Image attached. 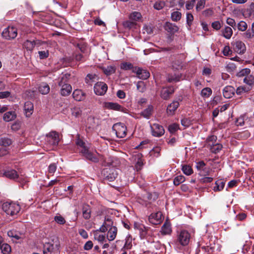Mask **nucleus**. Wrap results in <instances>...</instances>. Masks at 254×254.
<instances>
[{"mask_svg": "<svg viewBox=\"0 0 254 254\" xmlns=\"http://www.w3.org/2000/svg\"><path fill=\"white\" fill-rule=\"evenodd\" d=\"M179 128V126L177 124H173L168 126V130L171 133H174Z\"/></svg>", "mask_w": 254, "mask_h": 254, "instance_id": "69168bd1", "label": "nucleus"}, {"mask_svg": "<svg viewBox=\"0 0 254 254\" xmlns=\"http://www.w3.org/2000/svg\"><path fill=\"white\" fill-rule=\"evenodd\" d=\"M252 90L250 86L243 85L239 86L236 90V93L238 95H241L244 93H247Z\"/></svg>", "mask_w": 254, "mask_h": 254, "instance_id": "2f4dec72", "label": "nucleus"}, {"mask_svg": "<svg viewBox=\"0 0 254 254\" xmlns=\"http://www.w3.org/2000/svg\"><path fill=\"white\" fill-rule=\"evenodd\" d=\"M41 44V41L38 40L33 41L26 40L23 44V47L28 51H32L36 45Z\"/></svg>", "mask_w": 254, "mask_h": 254, "instance_id": "6ab92c4d", "label": "nucleus"}, {"mask_svg": "<svg viewBox=\"0 0 254 254\" xmlns=\"http://www.w3.org/2000/svg\"><path fill=\"white\" fill-rule=\"evenodd\" d=\"M165 3L163 0H158L155 2L153 5L154 9L156 10H161L164 8Z\"/></svg>", "mask_w": 254, "mask_h": 254, "instance_id": "864d4df0", "label": "nucleus"}, {"mask_svg": "<svg viewBox=\"0 0 254 254\" xmlns=\"http://www.w3.org/2000/svg\"><path fill=\"white\" fill-rule=\"evenodd\" d=\"M113 131L119 138H124L127 134V128L124 124L118 123L114 124L112 127Z\"/></svg>", "mask_w": 254, "mask_h": 254, "instance_id": "39448f33", "label": "nucleus"}, {"mask_svg": "<svg viewBox=\"0 0 254 254\" xmlns=\"http://www.w3.org/2000/svg\"><path fill=\"white\" fill-rule=\"evenodd\" d=\"M182 170L183 172L187 176H190L193 173V170L191 166L188 165L182 166Z\"/></svg>", "mask_w": 254, "mask_h": 254, "instance_id": "c03bdc74", "label": "nucleus"}, {"mask_svg": "<svg viewBox=\"0 0 254 254\" xmlns=\"http://www.w3.org/2000/svg\"><path fill=\"white\" fill-rule=\"evenodd\" d=\"M11 143V140L8 138L3 137L0 139V145L1 146L6 147L9 146Z\"/></svg>", "mask_w": 254, "mask_h": 254, "instance_id": "3c124183", "label": "nucleus"}, {"mask_svg": "<svg viewBox=\"0 0 254 254\" xmlns=\"http://www.w3.org/2000/svg\"><path fill=\"white\" fill-rule=\"evenodd\" d=\"M112 227L116 226L114 225V221L111 217L107 216L105 217L104 222L100 227L99 231L101 232L104 233L110 228H112Z\"/></svg>", "mask_w": 254, "mask_h": 254, "instance_id": "9b49d317", "label": "nucleus"}, {"mask_svg": "<svg viewBox=\"0 0 254 254\" xmlns=\"http://www.w3.org/2000/svg\"><path fill=\"white\" fill-rule=\"evenodd\" d=\"M59 86L61 87V94L62 96H67L71 93L72 90V87L69 84L63 83L61 85Z\"/></svg>", "mask_w": 254, "mask_h": 254, "instance_id": "5701e85b", "label": "nucleus"}, {"mask_svg": "<svg viewBox=\"0 0 254 254\" xmlns=\"http://www.w3.org/2000/svg\"><path fill=\"white\" fill-rule=\"evenodd\" d=\"M4 175L7 178L10 179H14L18 177V174L17 172L14 170H9L5 171Z\"/></svg>", "mask_w": 254, "mask_h": 254, "instance_id": "79ce46f5", "label": "nucleus"}, {"mask_svg": "<svg viewBox=\"0 0 254 254\" xmlns=\"http://www.w3.org/2000/svg\"><path fill=\"white\" fill-rule=\"evenodd\" d=\"M20 206L17 203L13 202H5L2 205V209L6 214L10 216L17 215L20 210Z\"/></svg>", "mask_w": 254, "mask_h": 254, "instance_id": "f257e3e1", "label": "nucleus"}, {"mask_svg": "<svg viewBox=\"0 0 254 254\" xmlns=\"http://www.w3.org/2000/svg\"><path fill=\"white\" fill-rule=\"evenodd\" d=\"M97 77L95 74H88L85 78V82L87 84H91V82L94 81Z\"/></svg>", "mask_w": 254, "mask_h": 254, "instance_id": "6e6d98bb", "label": "nucleus"}, {"mask_svg": "<svg viewBox=\"0 0 254 254\" xmlns=\"http://www.w3.org/2000/svg\"><path fill=\"white\" fill-rule=\"evenodd\" d=\"M214 248L209 246H201L199 247V252L202 254H211L213 252Z\"/></svg>", "mask_w": 254, "mask_h": 254, "instance_id": "72a5a7b5", "label": "nucleus"}, {"mask_svg": "<svg viewBox=\"0 0 254 254\" xmlns=\"http://www.w3.org/2000/svg\"><path fill=\"white\" fill-rule=\"evenodd\" d=\"M107 231H108L107 235L108 240L110 241L114 240L117 236L118 232V229L117 227H112V228H110Z\"/></svg>", "mask_w": 254, "mask_h": 254, "instance_id": "393cba45", "label": "nucleus"}, {"mask_svg": "<svg viewBox=\"0 0 254 254\" xmlns=\"http://www.w3.org/2000/svg\"><path fill=\"white\" fill-rule=\"evenodd\" d=\"M222 35L227 39H230L233 34V30L230 27L225 26L221 30Z\"/></svg>", "mask_w": 254, "mask_h": 254, "instance_id": "f704fd0d", "label": "nucleus"}, {"mask_svg": "<svg viewBox=\"0 0 254 254\" xmlns=\"http://www.w3.org/2000/svg\"><path fill=\"white\" fill-rule=\"evenodd\" d=\"M136 22L132 21L131 20H127V21H125L123 23V26L125 28H127L128 29H131L132 28H133L134 27H135L136 26Z\"/></svg>", "mask_w": 254, "mask_h": 254, "instance_id": "bf43d9fd", "label": "nucleus"}, {"mask_svg": "<svg viewBox=\"0 0 254 254\" xmlns=\"http://www.w3.org/2000/svg\"><path fill=\"white\" fill-rule=\"evenodd\" d=\"M54 250V245L50 243H46L43 247V254H50Z\"/></svg>", "mask_w": 254, "mask_h": 254, "instance_id": "37998d69", "label": "nucleus"}, {"mask_svg": "<svg viewBox=\"0 0 254 254\" xmlns=\"http://www.w3.org/2000/svg\"><path fill=\"white\" fill-rule=\"evenodd\" d=\"M71 78V74L68 73H63L60 77V80L59 82V85H61L62 84L67 83Z\"/></svg>", "mask_w": 254, "mask_h": 254, "instance_id": "58836bf2", "label": "nucleus"}, {"mask_svg": "<svg viewBox=\"0 0 254 254\" xmlns=\"http://www.w3.org/2000/svg\"><path fill=\"white\" fill-rule=\"evenodd\" d=\"M172 232L171 224L166 221L162 226L161 232L163 235L170 234Z\"/></svg>", "mask_w": 254, "mask_h": 254, "instance_id": "c756f323", "label": "nucleus"}, {"mask_svg": "<svg viewBox=\"0 0 254 254\" xmlns=\"http://www.w3.org/2000/svg\"><path fill=\"white\" fill-rule=\"evenodd\" d=\"M108 89L107 85L103 82H98L94 86V91L97 95H104Z\"/></svg>", "mask_w": 254, "mask_h": 254, "instance_id": "1a4fd4ad", "label": "nucleus"}, {"mask_svg": "<svg viewBox=\"0 0 254 254\" xmlns=\"http://www.w3.org/2000/svg\"><path fill=\"white\" fill-rule=\"evenodd\" d=\"M138 229L141 239L147 238L148 237H151L153 235V231L149 227L143 225H139Z\"/></svg>", "mask_w": 254, "mask_h": 254, "instance_id": "2eb2a0df", "label": "nucleus"}, {"mask_svg": "<svg viewBox=\"0 0 254 254\" xmlns=\"http://www.w3.org/2000/svg\"><path fill=\"white\" fill-rule=\"evenodd\" d=\"M54 220L58 224L60 225H64L66 222L65 219L61 215L55 216Z\"/></svg>", "mask_w": 254, "mask_h": 254, "instance_id": "0e129e2a", "label": "nucleus"}, {"mask_svg": "<svg viewBox=\"0 0 254 254\" xmlns=\"http://www.w3.org/2000/svg\"><path fill=\"white\" fill-rule=\"evenodd\" d=\"M212 94V90L209 87L203 88L201 91V95L204 97H208Z\"/></svg>", "mask_w": 254, "mask_h": 254, "instance_id": "5fc2aeb1", "label": "nucleus"}, {"mask_svg": "<svg viewBox=\"0 0 254 254\" xmlns=\"http://www.w3.org/2000/svg\"><path fill=\"white\" fill-rule=\"evenodd\" d=\"M164 28L168 32L173 34L178 32L179 30L178 27L175 24H173L169 22L165 23Z\"/></svg>", "mask_w": 254, "mask_h": 254, "instance_id": "a878e982", "label": "nucleus"}, {"mask_svg": "<svg viewBox=\"0 0 254 254\" xmlns=\"http://www.w3.org/2000/svg\"><path fill=\"white\" fill-rule=\"evenodd\" d=\"M102 69L103 72L106 75H110L114 73L116 71V67L115 66L109 65L107 67H103Z\"/></svg>", "mask_w": 254, "mask_h": 254, "instance_id": "a19ab883", "label": "nucleus"}, {"mask_svg": "<svg viewBox=\"0 0 254 254\" xmlns=\"http://www.w3.org/2000/svg\"><path fill=\"white\" fill-rule=\"evenodd\" d=\"M100 161L102 162L103 165L110 166L112 165L113 162V157L110 156H104L103 155H101Z\"/></svg>", "mask_w": 254, "mask_h": 254, "instance_id": "cd10ccee", "label": "nucleus"}, {"mask_svg": "<svg viewBox=\"0 0 254 254\" xmlns=\"http://www.w3.org/2000/svg\"><path fill=\"white\" fill-rule=\"evenodd\" d=\"M236 27L239 31L244 32L247 30L248 28V25L245 21H241L236 24Z\"/></svg>", "mask_w": 254, "mask_h": 254, "instance_id": "49530a36", "label": "nucleus"}, {"mask_svg": "<svg viewBox=\"0 0 254 254\" xmlns=\"http://www.w3.org/2000/svg\"><path fill=\"white\" fill-rule=\"evenodd\" d=\"M175 92V89L173 86H169L166 87H163L160 92V96L164 100H168L170 97Z\"/></svg>", "mask_w": 254, "mask_h": 254, "instance_id": "4468645a", "label": "nucleus"}, {"mask_svg": "<svg viewBox=\"0 0 254 254\" xmlns=\"http://www.w3.org/2000/svg\"><path fill=\"white\" fill-rule=\"evenodd\" d=\"M7 235L9 237L13 238L18 240L22 238L23 235L15 230H10L8 231Z\"/></svg>", "mask_w": 254, "mask_h": 254, "instance_id": "ea45409f", "label": "nucleus"}, {"mask_svg": "<svg viewBox=\"0 0 254 254\" xmlns=\"http://www.w3.org/2000/svg\"><path fill=\"white\" fill-rule=\"evenodd\" d=\"M141 18V14L140 12L134 11L132 12L129 15V19L133 21H136Z\"/></svg>", "mask_w": 254, "mask_h": 254, "instance_id": "09e8293b", "label": "nucleus"}, {"mask_svg": "<svg viewBox=\"0 0 254 254\" xmlns=\"http://www.w3.org/2000/svg\"><path fill=\"white\" fill-rule=\"evenodd\" d=\"M243 14L246 17L254 19V2L251 3L249 7L244 10Z\"/></svg>", "mask_w": 254, "mask_h": 254, "instance_id": "b1692460", "label": "nucleus"}, {"mask_svg": "<svg viewBox=\"0 0 254 254\" xmlns=\"http://www.w3.org/2000/svg\"><path fill=\"white\" fill-rule=\"evenodd\" d=\"M47 141L52 146H56L60 141L59 133L56 131H52L46 135Z\"/></svg>", "mask_w": 254, "mask_h": 254, "instance_id": "6e6552de", "label": "nucleus"}, {"mask_svg": "<svg viewBox=\"0 0 254 254\" xmlns=\"http://www.w3.org/2000/svg\"><path fill=\"white\" fill-rule=\"evenodd\" d=\"M236 92L235 89L232 86H226L223 90L224 98L229 99L233 97Z\"/></svg>", "mask_w": 254, "mask_h": 254, "instance_id": "412c9836", "label": "nucleus"}, {"mask_svg": "<svg viewBox=\"0 0 254 254\" xmlns=\"http://www.w3.org/2000/svg\"><path fill=\"white\" fill-rule=\"evenodd\" d=\"M251 70L249 68H244L240 70L239 72L237 73V76L238 77H246V76H248L250 73Z\"/></svg>", "mask_w": 254, "mask_h": 254, "instance_id": "8fccbe9b", "label": "nucleus"}, {"mask_svg": "<svg viewBox=\"0 0 254 254\" xmlns=\"http://www.w3.org/2000/svg\"><path fill=\"white\" fill-rule=\"evenodd\" d=\"M103 107L106 109L113 110L115 111H121L124 113H126L127 109L117 103L114 102H104L103 104Z\"/></svg>", "mask_w": 254, "mask_h": 254, "instance_id": "9d476101", "label": "nucleus"}, {"mask_svg": "<svg viewBox=\"0 0 254 254\" xmlns=\"http://www.w3.org/2000/svg\"><path fill=\"white\" fill-rule=\"evenodd\" d=\"M72 97L74 99L77 101H81L84 99L85 95L81 90H75L72 93Z\"/></svg>", "mask_w": 254, "mask_h": 254, "instance_id": "bb28decb", "label": "nucleus"}, {"mask_svg": "<svg viewBox=\"0 0 254 254\" xmlns=\"http://www.w3.org/2000/svg\"><path fill=\"white\" fill-rule=\"evenodd\" d=\"M149 221L153 225L160 224L162 221V214L158 211L156 213H153L149 216Z\"/></svg>", "mask_w": 254, "mask_h": 254, "instance_id": "dca6fc26", "label": "nucleus"}, {"mask_svg": "<svg viewBox=\"0 0 254 254\" xmlns=\"http://www.w3.org/2000/svg\"><path fill=\"white\" fill-rule=\"evenodd\" d=\"M171 17L173 21L177 22L181 19L182 13L178 11H175L171 13Z\"/></svg>", "mask_w": 254, "mask_h": 254, "instance_id": "de8ad7c7", "label": "nucleus"}, {"mask_svg": "<svg viewBox=\"0 0 254 254\" xmlns=\"http://www.w3.org/2000/svg\"><path fill=\"white\" fill-rule=\"evenodd\" d=\"M91 209L89 205L84 204L82 206V215L85 219H89L91 217Z\"/></svg>", "mask_w": 254, "mask_h": 254, "instance_id": "473e14b6", "label": "nucleus"}, {"mask_svg": "<svg viewBox=\"0 0 254 254\" xmlns=\"http://www.w3.org/2000/svg\"><path fill=\"white\" fill-rule=\"evenodd\" d=\"M80 152L88 160L94 163L100 161L101 154L90 151L87 148L81 149Z\"/></svg>", "mask_w": 254, "mask_h": 254, "instance_id": "20e7f679", "label": "nucleus"}, {"mask_svg": "<svg viewBox=\"0 0 254 254\" xmlns=\"http://www.w3.org/2000/svg\"><path fill=\"white\" fill-rule=\"evenodd\" d=\"M38 88L39 92L43 95L47 94L50 90L49 86L44 82L41 83Z\"/></svg>", "mask_w": 254, "mask_h": 254, "instance_id": "c9c22d12", "label": "nucleus"}, {"mask_svg": "<svg viewBox=\"0 0 254 254\" xmlns=\"http://www.w3.org/2000/svg\"><path fill=\"white\" fill-rule=\"evenodd\" d=\"M193 20V16L191 13L187 12L186 14L187 24L190 27Z\"/></svg>", "mask_w": 254, "mask_h": 254, "instance_id": "e2e57ef3", "label": "nucleus"}, {"mask_svg": "<svg viewBox=\"0 0 254 254\" xmlns=\"http://www.w3.org/2000/svg\"><path fill=\"white\" fill-rule=\"evenodd\" d=\"M153 110V106L149 105L147 108L140 113V115L143 118L148 119L151 117L152 114Z\"/></svg>", "mask_w": 254, "mask_h": 254, "instance_id": "c85d7f7f", "label": "nucleus"}, {"mask_svg": "<svg viewBox=\"0 0 254 254\" xmlns=\"http://www.w3.org/2000/svg\"><path fill=\"white\" fill-rule=\"evenodd\" d=\"M137 89L140 92L143 93L146 90L145 85L143 81H138L136 84Z\"/></svg>", "mask_w": 254, "mask_h": 254, "instance_id": "680f3d73", "label": "nucleus"}, {"mask_svg": "<svg viewBox=\"0 0 254 254\" xmlns=\"http://www.w3.org/2000/svg\"><path fill=\"white\" fill-rule=\"evenodd\" d=\"M185 181V178L183 175H179L176 177L174 179V184L175 186H178Z\"/></svg>", "mask_w": 254, "mask_h": 254, "instance_id": "603ef678", "label": "nucleus"}, {"mask_svg": "<svg viewBox=\"0 0 254 254\" xmlns=\"http://www.w3.org/2000/svg\"><path fill=\"white\" fill-rule=\"evenodd\" d=\"M17 35V28L14 26H8L2 32V36L7 40L14 39Z\"/></svg>", "mask_w": 254, "mask_h": 254, "instance_id": "0eeeda50", "label": "nucleus"}, {"mask_svg": "<svg viewBox=\"0 0 254 254\" xmlns=\"http://www.w3.org/2000/svg\"><path fill=\"white\" fill-rule=\"evenodd\" d=\"M0 250L3 254H8L11 252V247L8 244L3 243L0 247Z\"/></svg>", "mask_w": 254, "mask_h": 254, "instance_id": "a18cd8bd", "label": "nucleus"}, {"mask_svg": "<svg viewBox=\"0 0 254 254\" xmlns=\"http://www.w3.org/2000/svg\"><path fill=\"white\" fill-rule=\"evenodd\" d=\"M102 176L104 180L113 182L118 176V171L114 167L106 168L102 170Z\"/></svg>", "mask_w": 254, "mask_h": 254, "instance_id": "7ed1b4c3", "label": "nucleus"}, {"mask_svg": "<svg viewBox=\"0 0 254 254\" xmlns=\"http://www.w3.org/2000/svg\"><path fill=\"white\" fill-rule=\"evenodd\" d=\"M180 106V103L178 101H174L169 104L167 108V114L169 116L174 115L176 110Z\"/></svg>", "mask_w": 254, "mask_h": 254, "instance_id": "aec40b11", "label": "nucleus"}, {"mask_svg": "<svg viewBox=\"0 0 254 254\" xmlns=\"http://www.w3.org/2000/svg\"><path fill=\"white\" fill-rule=\"evenodd\" d=\"M121 68L124 70L131 69L133 71V69L135 68V67H133V65L131 63H124L121 64Z\"/></svg>", "mask_w": 254, "mask_h": 254, "instance_id": "13d9d810", "label": "nucleus"}, {"mask_svg": "<svg viewBox=\"0 0 254 254\" xmlns=\"http://www.w3.org/2000/svg\"><path fill=\"white\" fill-rule=\"evenodd\" d=\"M217 137L212 135L208 136L206 140V146L209 147L210 151L214 153H217L222 149V145L216 142Z\"/></svg>", "mask_w": 254, "mask_h": 254, "instance_id": "f03ea898", "label": "nucleus"}, {"mask_svg": "<svg viewBox=\"0 0 254 254\" xmlns=\"http://www.w3.org/2000/svg\"><path fill=\"white\" fill-rule=\"evenodd\" d=\"M243 81L246 84V85L250 86L252 89L253 86L254 85V76L249 74L248 76L244 77Z\"/></svg>", "mask_w": 254, "mask_h": 254, "instance_id": "4c0bfd02", "label": "nucleus"}, {"mask_svg": "<svg viewBox=\"0 0 254 254\" xmlns=\"http://www.w3.org/2000/svg\"><path fill=\"white\" fill-rule=\"evenodd\" d=\"M243 37L246 39H251L254 37V33L251 30L249 29L243 34Z\"/></svg>", "mask_w": 254, "mask_h": 254, "instance_id": "052dcab7", "label": "nucleus"}, {"mask_svg": "<svg viewBox=\"0 0 254 254\" xmlns=\"http://www.w3.org/2000/svg\"><path fill=\"white\" fill-rule=\"evenodd\" d=\"M71 114L75 117H78L81 114V110L80 108L74 107L71 109Z\"/></svg>", "mask_w": 254, "mask_h": 254, "instance_id": "4d7b16f0", "label": "nucleus"}, {"mask_svg": "<svg viewBox=\"0 0 254 254\" xmlns=\"http://www.w3.org/2000/svg\"><path fill=\"white\" fill-rule=\"evenodd\" d=\"M234 51L239 54L244 53L246 50L245 44L241 41H235L232 43Z\"/></svg>", "mask_w": 254, "mask_h": 254, "instance_id": "ddd939ff", "label": "nucleus"}, {"mask_svg": "<svg viewBox=\"0 0 254 254\" xmlns=\"http://www.w3.org/2000/svg\"><path fill=\"white\" fill-rule=\"evenodd\" d=\"M132 238L130 236H128L126 238V243L124 245V248L126 249H130L132 246L131 245Z\"/></svg>", "mask_w": 254, "mask_h": 254, "instance_id": "774afa93", "label": "nucleus"}, {"mask_svg": "<svg viewBox=\"0 0 254 254\" xmlns=\"http://www.w3.org/2000/svg\"><path fill=\"white\" fill-rule=\"evenodd\" d=\"M205 0H199L196 5V11H199L202 9L205 6Z\"/></svg>", "mask_w": 254, "mask_h": 254, "instance_id": "338daca9", "label": "nucleus"}, {"mask_svg": "<svg viewBox=\"0 0 254 254\" xmlns=\"http://www.w3.org/2000/svg\"><path fill=\"white\" fill-rule=\"evenodd\" d=\"M133 72L136 73L138 78L143 80L147 79L150 76L149 71L139 67H135V68L133 69Z\"/></svg>", "mask_w": 254, "mask_h": 254, "instance_id": "f3484780", "label": "nucleus"}, {"mask_svg": "<svg viewBox=\"0 0 254 254\" xmlns=\"http://www.w3.org/2000/svg\"><path fill=\"white\" fill-rule=\"evenodd\" d=\"M25 114L27 117H30L33 113V104L30 101H27L24 106Z\"/></svg>", "mask_w": 254, "mask_h": 254, "instance_id": "4be33fe9", "label": "nucleus"}, {"mask_svg": "<svg viewBox=\"0 0 254 254\" xmlns=\"http://www.w3.org/2000/svg\"><path fill=\"white\" fill-rule=\"evenodd\" d=\"M150 127L152 134L154 136L160 137L164 134L165 130L163 126L158 124H153L150 126Z\"/></svg>", "mask_w": 254, "mask_h": 254, "instance_id": "f8f14e48", "label": "nucleus"}, {"mask_svg": "<svg viewBox=\"0 0 254 254\" xmlns=\"http://www.w3.org/2000/svg\"><path fill=\"white\" fill-rule=\"evenodd\" d=\"M16 117V114L14 111H8L3 115V119L8 122L14 120Z\"/></svg>", "mask_w": 254, "mask_h": 254, "instance_id": "7c9ffc66", "label": "nucleus"}, {"mask_svg": "<svg viewBox=\"0 0 254 254\" xmlns=\"http://www.w3.org/2000/svg\"><path fill=\"white\" fill-rule=\"evenodd\" d=\"M215 186L214 187L213 190L214 191H220L222 190L224 188L225 183L222 180H219L215 182Z\"/></svg>", "mask_w": 254, "mask_h": 254, "instance_id": "e433bc0d", "label": "nucleus"}, {"mask_svg": "<svg viewBox=\"0 0 254 254\" xmlns=\"http://www.w3.org/2000/svg\"><path fill=\"white\" fill-rule=\"evenodd\" d=\"M182 74L179 72H170L167 74L166 80L169 83L178 82L181 80Z\"/></svg>", "mask_w": 254, "mask_h": 254, "instance_id": "a211bd4d", "label": "nucleus"}, {"mask_svg": "<svg viewBox=\"0 0 254 254\" xmlns=\"http://www.w3.org/2000/svg\"><path fill=\"white\" fill-rule=\"evenodd\" d=\"M190 239V234L187 230H183L178 233L177 241L182 246H187L189 244Z\"/></svg>", "mask_w": 254, "mask_h": 254, "instance_id": "423d86ee", "label": "nucleus"}]
</instances>
